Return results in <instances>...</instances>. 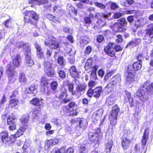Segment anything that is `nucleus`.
Masks as SVG:
<instances>
[{"instance_id":"f257e3e1","label":"nucleus","mask_w":153,"mask_h":153,"mask_svg":"<svg viewBox=\"0 0 153 153\" xmlns=\"http://www.w3.org/2000/svg\"><path fill=\"white\" fill-rule=\"evenodd\" d=\"M153 94V82L150 83L147 80L140 85L139 88L136 91V97L142 102L147 100L149 96Z\"/></svg>"},{"instance_id":"f03ea898","label":"nucleus","mask_w":153,"mask_h":153,"mask_svg":"<svg viewBox=\"0 0 153 153\" xmlns=\"http://www.w3.org/2000/svg\"><path fill=\"white\" fill-rule=\"evenodd\" d=\"M23 133L19 129L14 134L9 136L7 130L3 131L0 132V141L4 145L12 144L16 141L17 138L22 135Z\"/></svg>"},{"instance_id":"7ed1b4c3","label":"nucleus","mask_w":153,"mask_h":153,"mask_svg":"<svg viewBox=\"0 0 153 153\" xmlns=\"http://www.w3.org/2000/svg\"><path fill=\"white\" fill-rule=\"evenodd\" d=\"M25 24H30L34 27H37L40 15L33 10H25L23 13Z\"/></svg>"},{"instance_id":"20e7f679","label":"nucleus","mask_w":153,"mask_h":153,"mask_svg":"<svg viewBox=\"0 0 153 153\" xmlns=\"http://www.w3.org/2000/svg\"><path fill=\"white\" fill-rule=\"evenodd\" d=\"M77 105L74 101L69 102L67 105L63 106L60 111V114L63 116H76L78 114L77 109L76 108Z\"/></svg>"},{"instance_id":"39448f33","label":"nucleus","mask_w":153,"mask_h":153,"mask_svg":"<svg viewBox=\"0 0 153 153\" xmlns=\"http://www.w3.org/2000/svg\"><path fill=\"white\" fill-rule=\"evenodd\" d=\"M128 23L125 17H122L117 20L112 25L110 26V28L113 30L117 29V31L119 33L125 32L126 29L125 26H126Z\"/></svg>"},{"instance_id":"423d86ee","label":"nucleus","mask_w":153,"mask_h":153,"mask_svg":"<svg viewBox=\"0 0 153 153\" xmlns=\"http://www.w3.org/2000/svg\"><path fill=\"white\" fill-rule=\"evenodd\" d=\"M102 133L101 132L100 127L96 128L94 131L90 135H89V139L91 141L99 143L102 137Z\"/></svg>"},{"instance_id":"0eeeda50","label":"nucleus","mask_w":153,"mask_h":153,"mask_svg":"<svg viewBox=\"0 0 153 153\" xmlns=\"http://www.w3.org/2000/svg\"><path fill=\"white\" fill-rule=\"evenodd\" d=\"M102 91V88L100 86H97L94 89L89 88L87 91L86 95L90 98L93 96L96 98H98L100 96Z\"/></svg>"},{"instance_id":"6e6552de","label":"nucleus","mask_w":153,"mask_h":153,"mask_svg":"<svg viewBox=\"0 0 153 153\" xmlns=\"http://www.w3.org/2000/svg\"><path fill=\"white\" fill-rule=\"evenodd\" d=\"M145 30V33L143 38V39L148 40L150 43H152V39L153 38V23L148 24L147 28Z\"/></svg>"},{"instance_id":"1a4fd4ad","label":"nucleus","mask_w":153,"mask_h":153,"mask_svg":"<svg viewBox=\"0 0 153 153\" xmlns=\"http://www.w3.org/2000/svg\"><path fill=\"white\" fill-rule=\"evenodd\" d=\"M16 118L15 115L12 113L11 115H9L7 120V124L9 126V130L13 131L16 128V124L15 120Z\"/></svg>"},{"instance_id":"9d476101","label":"nucleus","mask_w":153,"mask_h":153,"mask_svg":"<svg viewBox=\"0 0 153 153\" xmlns=\"http://www.w3.org/2000/svg\"><path fill=\"white\" fill-rule=\"evenodd\" d=\"M60 90H62L59 94L58 99L62 103L66 104L71 99L68 98V94L67 90L64 88L62 87Z\"/></svg>"},{"instance_id":"9b49d317","label":"nucleus","mask_w":153,"mask_h":153,"mask_svg":"<svg viewBox=\"0 0 153 153\" xmlns=\"http://www.w3.org/2000/svg\"><path fill=\"white\" fill-rule=\"evenodd\" d=\"M50 42H48L45 41V45L49 46L51 49H56L59 48L60 42L58 41L54 37L52 36V39L50 40Z\"/></svg>"},{"instance_id":"f8f14e48","label":"nucleus","mask_w":153,"mask_h":153,"mask_svg":"<svg viewBox=\"0 0 153 153\" xmlns=\"http://www.w3.org/2000/svg\"><path fill=\"white\" fill-rule=\"evenodd\" d=\"M142 63L138 61L134 62L132 65H129L127 69L136 73V72L140 70L142 68Z\"/></svg>"},{"instance_id":"ddd939ff","label":"nucleus","mask_w":153,"mask_h":153,"mask_svg":"<svg viewBox=\"0 0 153 153\" xmlns=\"http://www.w3.org/2000/svg\"><path fill=\"white\" fill-rule=\"evenodd\" d=\"M21 56L19 54H16L14 58L7 65L16 69V68L20 67L21 61L19 60L20 59Z\"/></svg>"},{"instance_id":"4468645a","label":"nucleus","mask_w":153,"mask_h":153,"mask_svg":"<svg viewBox=\"0 0 153 153\" xmlns=\"http://www.w3.org/2000/svg\"><path fill=\"white\" fill-rule=\"evenodd\" d=\"M87 88V85L85 83H80L77 85L76 87V95L81 96L85 91Z\"/></svg>"},{"instance_id":"2eb2a0df","label":"nucleus","mask_w":153,"mask_h":153,"mask_svg":"<svg viewBox=\"0 0 153 153\" xmlns=\"http://www.w3.org/2000/svg\"><path fill=\"white\" fill-rule=\"evenodd\" d=\"M7 69L6 71V74L7 75L9 79H11L13 78L17 74L16 71V69L10 66L7 65Z\"/></svg>"},{"instance_id":"dca6fc26","label":"nucleus","mask_w":153,"mask_h":153,"mask_svg":"<svg viewBox=\"0 0 153 153\" xmlns=\"http://www.w3.org/2000/svg\"><path fill=\"white\" fill-rule=\"evenodd\" d=\"M112 43H109L104 48V51L106 54L111 57H114L115 55L114 49L112 47Z\"/></svg>"},{"instance_id":"f3484780","label":"nucleus","mask_w":153,"mask_h":153,"mask_svg":"<svg viewBox=\"0 0 153 153\" xmlns=\"http://www.w3.org/2000/svg\"><path fill=\"white\" fill-rule=\"evenodd\" d=\"M131 140L127 137H122L121 140V146L124 150L127 149L130 146Z\"/></svg>"},{"instance_id":"a211bd4d","label":"nucleus","mask_w":153,"mask_h":153,"mask_svg":"<svg viewBox=\"0 0 153 153\" xmlns=\"http://www.w3.org/2000/svg\"><path fill=\"white\" fill-rule=\"evenodd\" d=\"M103 112L101 109H100L94 112L93 114L91 119L94 123H96L100 120Z\"/></svg>"},{"instance_id":"6ab92c4d","label":"nucleus","mask_w":153,"mask_h":153,"mask_svg":"<svg viewBox=\"0 0 153 153\" xmlns=\"http://www.w3.org/2000/svg\"><path fill=\"white\" fill-rule=\"evenodd\" d=\"M69 71L71 77L74 79L78 78L81 73V72L77 70L75 65L71 66L69 69Z\"/></svg>"},{"instance_id":"aec40b11","label":"nucleus","mask_w":153,"mask_h":153,"mask_svg":"<svg viewBox=\"0 0 153 153\" xmlns=\"http://www.w3.org/2000/svg\"><path fill=\"white\" fill-rule=\"evenodd\" d=\"M59 142V140L57 138L51 139L45 141V146L47 149H48L51 146L58 144Z\"/></svg>"},{"instance_id":"412c9836","label":"nucleus","mask_w":153,"mask_h":153,"mask_svg":"<svg viewBox=\"0 0 153 153\" xmlns=\"http://www.w3.org/2000/svg\"><path fill=\"white\" fill-rule=\"evenodd\" d=\"M34 46L36 49V55L38 58L39 59L43 58L44 54L42 48L39 46L37 42H35Z\"/></svg>"},{"instance_id":"4be33fe9","label":"nucleus","mask_w":153,"mask_h":153,"mask_svg":"<svg viewBox=\"0 0 153 153\" xmlns=\"http://www.w3.org/2000/svg\"><path fill=\"white\" fill-rule=\"evenodd\" d=\"M30 102L33 106L38 107L39 109H41L43 106L41 101L37 97L33 98Z\"/></svg>"},{"instance_id":"5701e85b","label":"nucleus","mask_w":153,"mask_h":153,"mask_svg":"<svg viewBox=\"0 0 153 153\" xmlns=\"http://www.w3.org/2000/svg\"><path fill=\"white\" fill-rule=\"evenodd\" d=\"M20 48H22L23 49H25V57L31 56V48L28 44L25 43H22L20 45Z\"/></svg>"},{"instance_id":"b1692460","label":"nucleus","mask_w":153,"mask_h":153,"mask_svg":"<svg viewBox=\"0 0 153 153\" xmlns=\"http://www.w3.org/2000/svg\"><path fill=\"white\" fill-rule=\"evenodd\" d=\"M128 74L126 81L127 83L131 84L134 82L136 73L127 69Z\"/></svg>"},{"instance_id":"393cba45","label":"nucleus","mask_w":153,"mask_h":153,"mask_svg":"<svg viewBox=\"0 0 153 153\" xmlns=\"http://www.w3.org/2000/svg\"><path fill=\"white\" fill-rule=\"evenodd\" d=\"M111 15V13L106 12L102 13L101 14L96 12L94 15V17L98 19V21H102V19L103 17L107 18L110 17Z\"/></svg>"},{"instance_id":"a878e982","label":"nucleus","mask_w":153,"mask_h":153,"mask_svg":"<svg viewBox=\"0 0 153 153\" xmlns=\"http://www.w3.org/2000/svg\"><path fill=\"white\" fill-rule=\"evenodd\" d=\"M114 109L111 111L109 117L117 118L118 113L120 111V108L117 105L115 104L113 107Z\"/></svg>"},{"instance_id":"bb28decb","label":"nucleus","mask_w":153,"mask_h":153,"mask_svg":"<svg viewBox=\"0 0 153 153\" xmlns=\"http://www.w3.org/2000/svg\"><path fill=\"white\" fill-rule=\"evenodd\" d=\"M149 128H147L144 130L141 141L142 145L143 146H145L146 145L147 141L149 139Z\"/></svg>"},{"instance_id":"cd10ccee","label":"nucleus","mask_w":153,"mask_h":153,"mask_svg":"<svg viewBox=\"0 0 153 153\" xmlns=\"http://www.w3.org/2000/svg\"><path fill=\"white\" fill-rule=\"evenodd\" d=\"M125 93L126 97L128 100H127L126 98L125 97V103H127L128 102L129 103L130 107H133L134 106L133 99L132 97V96L131 93L130 92L126 91H125Z\"/></svg>"},{"instance_id":"c85d7f7f","label":"nucleus","mask_w":153,"mask_h":153,"mask_svg":"<svg viewBox=\"0 0 153 153\" xmlns=\"http://www.w3.org/2000/svg\"><path fill=\"white\" fill-rule=\"evenodd\" d=\"M42 5L45 10H50L51 8V4L49 3L48 0H40L39 5Z\"/></svg>"},{"instance_id":"c756f323","label":"nucleus","mask_w":153,"mask_h":153,"mask_svg":"<svg viewBox=\"0 0 153 153\" xmlns=\"http://www.w3.org/2000/svg\"><path fill=\"white\" fill-rule=\"evenodd\" d=\"M140 39H135L132 40L127 44L125 48H127L130 46H136L140 43Z\"/></svg>"},{"instance_id":"7c9ffc66","label":"nucleus","mask_w":153,"mask_h":153,"mask_svg":"<svg viewBox=\"0 0 153 153\" xmlns=\"http://www.w3.org/2000/svg\"><path fill=\"white\" fill-rule=\"evenodd\" d=\"M45 75L49 77H53L55 76V73L53 68L44 69Z\"/></svg>"},{"instance_id":"2f4dec72","label":"nucleus","mask_w":153,"mask_h":153,"mask_svg":"<svg viewBox=\"0 0 153 153\" xmlns=\"http://www.w3.org/2000/svg\"><path fill=\"white\" fill-rule=\"evenodd\" d=\"M77 122L79 123V127L81 128H85L88 125L86 120L79 117L77 118Z\"/></svg>"},{"instance_id":"473e14b6","label":"nucleus","mask_w":153,"mask_h":153,"mask_svg":"<svg viewBox=\"0 0 153 153\" xmlns=\"http://www.w3.org/2000/svg\"><path fill=\"white\" fill-rule=\"evenodd\" d=\"M18 79L19 82L22 85L25 84L27 82V79L23 73H20L19 74Z\"/></svg>"},{"instance_id":"72a5a7b5","label":"nucleus","mask_w":153,"mask_h":153,"mask_svg":"<svg viewBox=\"0 0 153 153\" xmlns=\"http://www.w3.org/2000/svg\"><path fill=\"white\" fill-rule=\"evenodd\" d=\"M121 81V77L120 74H117L113 76L111 79V81L112 84L115 85L120 82Z\"/></svg>"},{"instance_id":"f704fd0d","label":"nucleus","mask_w":153,"mask_h":153,"mask_svg":"<svg viewBox=\"0 0 153 153\" xmlns=\"http://www.w3.org/2000/svg\"><path fill=\"white\" fill-rule=\"evenodd\" d=\"M46 17L48 19L54 23H58L60 22L57 17L53 16L52 14L48 13L47 14Z\"/></svg>"},{"instance_id":"c9c22d12","label":"nucleus","mask_w":153,"mask_h":153,"mask_svg":"<svg viewBox=\"0 0 153 153\" xmlns=\"http://www.w3.org/2000/svg\"><path fill=\"white\" fill-rule=\"evenodd\" d=\"M93 63V58L90 57L88 59L85 66V68L86 71L90 69Z\"/></svg>"},{"instance_id":"e433bc0d","label":"nucleus","mask_w":153,"mask_h":153,"mask_svg":"<svg viewBox=\"0 0 153 153\" xmlns=\"http://www.w3.org/2000/svg\"><path fill=\"white\" fill-rule=\"evenodd\" d=\"M78 151L79 153H88V150L86 145L82 144L78 147Z\"/></svg>"},{"instance_id":"4c0bfd02","label":"nucleus","mask_w":153,"mask_h":153,"mask_svg":"<svg viewBox=\"0 0 153 153\" xmlns=\"http://www.w3.org/2000/svg\"><path fill=\"white\" fill-rule=\"evenodd\" d=\"M109 119L110 122V124L112 126L111 127V129L112 130V134L114 132V129L116 128L115 125L116 124L117 118L109 117Z\"/></svg>"},{"instance_id":"58836bf2","label":"nucleus","mask_w":153,"mask_h":153,"mask_svg":"<svg viewBox=\"0 0 153 153\" xmlns=\"http://www.w3.org/2000/svg\"><path fill=\"white\" fill-rule=\"evenodd\" d=\"M57 63L61 66V68H63L64 67L65 65V60L63 56H59L57 60Z\"/></svg>"},{"instance_id":"ea45409f","label":"nucleus","mask_w":153,"mask_h":153,"mask_svg":"<svg viewBox=\"0 0 153 153\" xmlns=\"http://www.w3.org/2000/svg\"><path fill=\"white\" fill-rule=\"evenodd\" d=\"M69 13L71 15L76 16L77 14V10L73 6H70L68 8Z\"/></svg>"},{"instance_id":"a19ab883","label":"nucleus","mask_w":153,"mask_h":153,"mask_svg":"<svg viewBox=\"0 0 153 153\" xmlns=\"http://www.w3.org/2000/svg\"><path fill=\"white\" fill-rule=\"evenodd\" d=\"M115 71L116 70H113L107 72L104 76V80L106 81L108 80L111 76L115 73Z\"/></svg>"},{"instance_id":"79ce46f5","label":"nucleus","mask_w":153,"mask_h":153,"mask_svg":"<svg viewBox=\"0 0 153 153\" xmlns=\"http://www.w3.org/2000/svg\"><path fill=\"white\" fill-rule=\"evenodd\" d=\"M53 9V13H57L59 14H62L63 12V10L59 6L54 5Z\"/></svg>"},{"instance_id":"37998d69","label":"nucleus","mask_w":153,"mask_h":153,"mask_svg":"<svg viewBox=\"0 0 153 153\" xmlns=\"http://www.w3.org/2000/svg\"><path fill=\"white\" fill-rule=\"evenodd\" d=\"M115 85L112 83H110L105 87V90L108 93H109L113 91L115 88Z\"/></svg>"},{"instance_id":"c03bdc74","label":"nucleus","mask_w":153,"mask_h":153,"mask_svg":"<svg viewBox=\"0 0 153 153\" xmlns=\"http://www.w3.org/2000/svg\"><path fill=\"white\" fill-rule=\"evenodd\" d=\"M134 22V25L137 28L141 26V18L139 17L138 15H137V17L135 18Z\"/></svg>"},{"instance_id":"a18cd8bd","label":"nucleus","mask_w":153,"mask_h":153,"mask_svg":"<svg viewBox=\"0 0 153 153\" xmlns=\"http://www.w3.org/2000/svg\"><path fill=\"white\" fill-rule=\"evenodd\" d=\"M19 101L17 99H11L9 101V105L13 108L18 105Z\"/></svg>"},{"instance_id":"49530a36","label":"nucleus","mask_w":153,"mask_h":153,"mask_svg":"<svg viewBox=\"0 0 153 153\" xmlns=\"http://www.w3.org/2000/svg\"><path fill=\"white\" fill-rule=\"evenodd\" d=\"M67 86L68 88V90L71 93L72 95H76L75 91H74V85L72 83H69L67 84Z\"/></svg>"},{"instance_id":"de8ad7c7","label":"nucleus","mask_w":153,"mask_h":153,"mask_svg":"<svg viewBox=\"0 0 153 153\" xmlns=\"http://www.w3.org/2000/svg\"><path fill=\"white\" fill-rule=\"evenodd\" d=\"M44 69L53 68V62L52 61L45 60L44 62Z\"/></svg>"},{"instance_id":"09e8293b","label":"nucleus","mask_w":153,"mask_h":153,"mask_svg":"<svg viewBox=\"0 0 153 153\" xmlns=\"http://www.w3.org/2000/svg\"><path fill=\"white\" fill-rule=\"evenodd\" d=\"M36 89V85L34 84H32L28 88H27L26 91L27 94H33L34 91Z\"/></svg>"},{"instance_id":"8fccbe9b","label":"nucleus","mask_w":153,"mask_h":153,"mask_svg":"<svg viewBox=\"0 0 153 153\" xmlns=\"http://www.w3.org/2000/svg\"><path fill=\"white\" fill-rule=\"evenodd\" d=\"M81 38L80 42L81 45H87L89 43V39L88 36H83L81 37Z\"/></svg>"},{"instance_id":"3c124183","label":"nucleus","mask_w":153,"mask_h":153,"mask_svg":"<svg viewBox=\"0 0 153 153\" xmlns=\"http://www.w3.org/2000/svg\"><path fill=\"white\" fill-rule=\"evenodd\" d=\"M113 145L112 141H108L105 144V149L107 152H110Z\"/></svg>"},{"instance_id":"603ef678","label":"nucleus","mask_w":153,"mask_h":153,"mask_svg":"<svg viewBox=\"0 0 153 153\" xmlns=\"http://www.w3.org/2000/svg\"><path fill=\"white\" fill-rule=\"evenodd\" d=\"M40 84L42 86L45 87L48 85V80L45 76H42V77L40 80Z\"/></svg>"},{"instance_id":"864d4df0","label":"nucleus","mask_w":153,"mask_h":153,"mask_svg":"<svg viewBox=\"0 0 153 153\" xmlns=\"http://www.w3.org/2000/svg\"><path fill=\"white\" fill-rule=\"evenodd\" d=\"M11 18H9V19H7L4 21L3 23L2 24L7 28H11Z\"/></svg>"},{"instance_id":"5fc2aeb1","label":"nucleus","mask_w":153,"mask_h":153,"mask_svg":"<svg viewBox=\"0 0 153 153\" xmlns=\"http://www.w3.org/2000/svg\"><path fill=\"white\" fill-rule=\"evenodd\" d=\"M60 67H58L57 69V73L59 76L62 79H64L66 76V73L63 70L60 69Z\"/></svg>"},{"instance_id":"6e6d98bb","label":"nucleus","mask_w":153,"mask_h":153,"mask_svg":"<svg viewBox=\"0 0 153 153\" xmlns=\"http://www.w3.org/2000/svg\"><path fill=\"white\" fill-rule=\"evenodd\" d=\"M108 4L110 5V9L112 10H114L119 7L118 5L115 2L109 1L108 2Z\"/></svg>"},{"instance_id":"4d7b16f0","label":"nucleus","mask_w":153,"mask_h":153,"mask_svg":"<svg viewBox=\"0 0 153 153\" xmlns=\"http://www.w3.org/2000/svg\"><path fill=\"white\" fill-rule=\"evenodd\" d=\"M25 58L27 66L30 67L34 64V61L32 59L31 56L25 57Z\"/></svg>"},{"instance_id":"13d9d810","label":"nucleus","mask_w":153,"mask_h":153,"mask_svg":"<svg viewBox=\"0 0 153 153\" xmlns=\"http://www.w3.org/2000/svg\"><path fill=\"white\" fill-rule=\"evenodd\" d=\"M40 109H37V108H35L33 109L31 111L32 116L34 117H38L40 114ZM41 110V109H40Z\"/></svg>"},{"instance_id":"bf43d9fd","label":"nucleus","mask_w":153,"mask_h":153,"mask_svg":"<svg viewBox=\"0 0 153 153\" xmlns=\"http://www.w3.org/2000/svg\"><path fill=\"white\" fill-rule=\"evenodd\" d=\"M137 15H130L127 17V20L129 24H131L134 22L135 18L137 17Z\"/></svg>"},{"instance_id":"052dcab7","label":"nucleus","mask_w":153,"mask_h":153,"mask_svg":"<svg viewBox=\"0 0 153 153\" xmlns=\"http://www.w3.org/2000/svg\"><path fill=\"white\" fill-rule=\"evenodd\" d=\"M115 99L112 97H109L106 101V102L108 105H111L114 103Z\"/></svg>"},{"instance_id":"680f3d73","label":"nucleus","mask_w":153,"mask_h":153,"mask_svg":"<svg viewBox=\"0 0 153 153\" xmlns=\"http://www.w3.org/2000/svg\"><path fill=\"white\" fill-rule=\"evenodd\" d=\"M94 4L96 6L101 9H104L106 7V6L104 4L98 2H94Z\"/></svg>"},{"instance_id":"e2e57ef3","label":"nucleus","mask_w":153,"mask_h":153,"mask_svg":"<svg viewBox=\"0 0 153 153\" xmlns=\"http://www.w3.org/2000/svg\"><path fill=\"white\" fill-rule=\"evenodd\" d=\"M92 50V47L90 45L87 46L85 48L84 51V53L85 56L89 55L91 52Z\"/></svg>"},{"instance_id":"0e129e2a","label":"nucleus","mask_w":153,"mask_h":153,"mask_svg":"<svg viewBox=\"0 0 153 153\" xmlns=\"http://www.w3.org/2000/svg\"><path fill=\"white\" fill-rule=\"evenodd\" d=\"M58 86V82L56 81H53L50 84L51 88L53 90H56Z\"/></svg>"},{"instance_id":"69168bd1","label":"nucleus","mask_w":153,"mask_h":153,"mask_svg":"<svg viewBox=\"0 0 153 153\" xmlns=\"http://www.w3.org/2000/svg\"><path fill=\"white\" fill-rule=\"evenodd\" d=\"M115 40L116 42L118 44L122 42L123 41V39L122 35L120 34L117 35L116 36Z\"/></svg>"},{"instance_id":"338daca9","label":"nucleus","mask_w":153,"mask_h":153,"mask_svg":"<svg viewBox=\"0 0 153 153\" xmlns=\"http://www.w3.org/2000/svg\"><path fill=\"white\" fill-rule=\"evenodd\" d=\"M136 59L139 62H141L142 63V59H143V54L142 53H139L136 57Z\"/></svg>"},{"instance_id":"774afa93","label":"nucleus","mask_w":153,"mask_h":153,"mask_svg":"<svg viewBox=\"0 0 153 153\" xmlns=\"http://www.w3.org/2000/svg\"><path fill=\"white\" fill-rule=\"evenodd\" d=\"M124 15V14L123 13H121L120 12L115 13L113 15V19H119L123 16Z\"/></svg>"}]
</instances>
